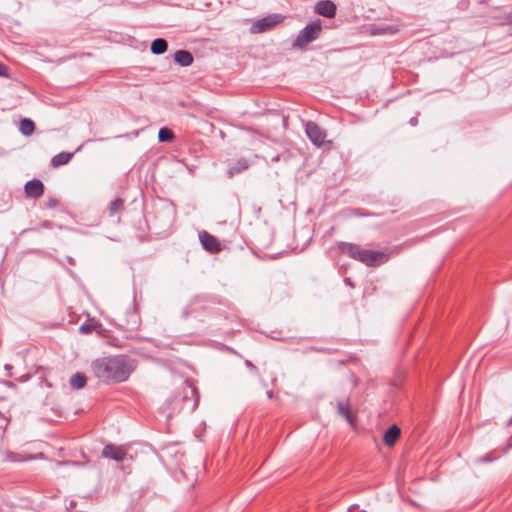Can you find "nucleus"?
<instances>
[{
    "label": "nucleus",
    "mask_w": 512,
    "mask_h": 512,
    "mask_svg": "<svg viewBox=\"0 0 512 512\" xmlns=\"http://www.w3.org/2000/svg\"><path fill=\"white\" fill-rule=\"evenodd\" d=\"M137 367V361L126 355L101 357L94 360L91 370L102 383L114 384L126 381Z\"/></svg>",
    "instance_id": "nucleus-1"
},
{
    "label": "nucleus",
    "mask_w": 512,
    "mask_h": 512,
    "mask_svg": "<svg viewBox=\"0 0 512 512\" xmlns=\"http://www.w3.org/2000/svg\"><path fill=\"white\" fill-rule=\"evenodd\" d=\"M321 32L322 21L317 19L306 25L298 32L296 38L292 42V47L299 50L305 49L308 44L320 37Z\"/></svg>",
    "instance_id": "nucleus-2"
},
{
    "label": "nucleus",
    "mask_w": 512,
    "mask_h": 512,
    "mask_svg": "<svg viewBox=\"0 0 512 512\" xmlns=\"http://www.w3.org/2000/svg\"><path fill=\"white\" fill-rule=\"evenodd\" d=\"M389 255L375 250L362 249L359 261L369 267H376L386 263Z\"/></svg>",
    "instance_id": "nucleus-3"
},
{
    "label": "nucleus",
    "mask_w": 512,
    "mask_h": 512,
    "mask_svg": "<svg viewBox=\"0 0 512 512\" xmlns=\"http://www.w3.org/2000/svg\"><path fill=\"white\" fill-rule=\"evenodd\" d=\"M305 132L309 140L317 147L322 146L327 137L326 131L312 121L306 123Z\"/></svg>",
    "instance_id": "nucleus-4"
},
{
    "label": "nucleus",
    "mask_w": 512,
    "mask_h": 512,
    "mask_svg": "<svg viewBox=\"0 0 512 512\" xmlns=\"http://www.w3.org/2000/svg\"><path fill=\"white\" fill-rule=\"evenodd\" d=\"M284 17L281 14H271L268 15L260 20H257L252 25V32L254 33H261L264 31H267L273 27H275L277 24L281 23L283 21Z\"/></svg>",
    "instance_id": "nucleus-5"
},
{
    "label": "nucleus",
    "mask_w": 512,
    "mask_h": 512,
    "mask_svg": "<svg viewBox=\"0 0 512 512\" xmlns=\"http://www.w3.org/2000/svg\"><path fill=\"white\" fill-rule=\"evenodd\" d=\"M199 240L205 250L210 253H217L221 250V244L215 236L207 231L199 232Z\"/></svg>",
    "instance_id": "nucleus-6"
},
{
    "label": "nucleus",
    "mask_w": 512,
    "mask_h": 512,
    "mask_svg": "<svg viewBox=\"0 0 512 512\" xmlns=\"http://www.w3.org/2000/svg\"><path fill=\"white\" fill-rule=\"evenodd\" d=\"M127 455V450L122 446H116L114 444H107L102 450V456L104 458L113 459L115 461H123Z\"/></svg>",
    "instance_id": "nucleus-7"
},
{
    "label": "nucleus",
    "mask_w": 512,
    "mask_h": 512,
    "mask_svg": "<svg viewBox=\"0 0 512 512\" xmlns=\"http://www.w3.org/2000/svg\"><path fill=\"white\" fill-rule=\"evenodd\" d=\"M337 7L331 0H321L315 5V12L327 18H333L336 15Z\"/></svg>",
    "instance_id": "nucleus-8"
},
{
    "label": "nucleus",
    "mask_w": 512,
    "mask_h": 512,
    "mask_svg": "<svg viewBox=\"0 0 512 512\" xmlns=\"http://www.w3.org/2000/svg\"><path fill=\"white\" fill-rule=\"evenodd\" d=\"M25 193L28 197L37 199L44 193V185L38 179L28 181L24 187Z\"/></svg>",
    "instance_id": "nucleus-9"
},
{
    "label": "nucleus",
    "mask_w": 512,
    "mask_h": 512,
    "mask_svg": "<svg viewBox=\"0 0 512 512\" xmlns=\"http://www.w3.org/2000/svg\"><path fill=\"white\" fill-rule=\"evenodd\" d=\"M339 249L342 253L347 254L351 258L359 261V258H360L361 252H362V248L359 245L353 244V243L341 242L339 244Z\"/></svg>",
    "instance_id": "nucleus-10"
},
{
    "label": "nucleus",
    "mask_w": 512,
    "mask_h": 512,
    "mask_svg": "<svg viewBox=\"0 0 512 512\" xmlns=\"http://www.w3.org/2000/svg\"><path fill=\"white\" fill-rule=\"evenodd\" d=\"M401 434V430L397 425L390 426L384 433L383 436V442L391 447L393 446L396 441L399 439Z\"/></svg>",
    "instance_id": "nucleus-11"
},
{
    "label": "nucleus",
    "mask_w": 512,
    "mask_h": 512,
    "mask_svg": "<svg viewBox=\"0 0 512 512\" xmlns=\"http://www.w3.org/2000/svg\"><path fill=\"white\" fill-rule=\"evenodd\" d=\"M174 60L180 66L187 67L193 63V55L187 50H178L174 54Z\"/></svg>",
    "instance_id": "nucleus-12"
},
{
    "label": "nucleus",
    "mask_w": 512,
    "mask_h": 512,
    "mask_svg": "<svg viewBox=\"0 0 512 512\" xmlns=\"http://www.w3.org/2000/svg\"><path fill=\"white\" fill-rule=\"evenodd\" d=\"M87 378L84 373L77 372L70 378V386L74 390L83 388L86 385Z\"/></svg>",
    "instance_id": "nucleus-13"
},
{
    "label": "nucleus",
    "mask_w": 512,
    "mask_h": 512,
    "mask_svg": "<svg viewBox=\"0 0 512 512\" xmlns=\"http://www.w3.org/2000/svg\"><path fill=\"white\" fill-rule=\"evenodd\" d=\"M168 43L163 38H157L153 40L151 44V52L155 55H161L167 51Z\"/></svg>",
    "instance_id": "nucleus-14"
},
{
    "label": "nucleus",
    "mask_w": 512,
    "mask_h": 512,
    "mask_svg": "<svg viewBox=\"0 0 512 512\" xmlns=\"http://www.w3.org/2000/svg\"><path fill=\"white\" fill-rule=\"evenodd\" d=\"M72 156H73L72 153L61 152L52 158L51 164L53 167H59V166L65 165L71 160Z\"/></svg>",
    "instance_id": "nucleus-15"
},
{
    "label": "nucleus",
    "mask_w": 512,
    "mask_h": 512,
    "mask_svg": "<svg viewBox=\"0 0 512 512\" xmlns=\"http://www.w3.org/2000/svg\"><path fill=\"white\" fill-rule=\"evenodd\" d=\"M19 130L25 136H30L35 130L34 122L29 118H23L20 121Z\"/></svg>",
    "instance_id": "nucleus-16"
},
{
    "label": "nucleus",
    "mask_w": 512,
    "mask_h": 512,
    "mask_svg": "<svg viewBox=\"0 0 512 512\" xmlns=\"http://www.w3.org/2000/svg\"><path fill=\"white\" fill-rule=\"evenodd\" d=\"M124 208V200L122 198H116L114 199L108 208L109 216H114L117 213L121 212Z\"/></svg>",
    "instance_id": "nucleus-17"
},
{
    "label": "nucleus",
    "mask_w": 512,
    "mask_h": 512,
    "mask_svg": "<svg viewBox=\"0 0 512 512\" xmlns=\"http://www.w3.org/2000/svg\"><path fill=\"white\" fill-rule=\"evenodd\" d=\"M174 139V133L167 127L160 128L158 132L159 142H171Z\"/></svg>",
    "instance_id": "nucleus-18"
},
{
    "label": "nucleus",
    "mask_w": 512,
    "mask_h": 512,
    "mask_svg": "<svg viewBox=\"0 0 512 512\" xmlns=\"http://www.w3.org/2000/svg\"><path fill=\"white\" fill-rule=\"evenodd\" d=\"M249 166V163L246 159H240L234 167H231L228 170V174L230 177H232L234 174L240 173L243 170L247 169Z\"/></svg>",
    "instance_id": "nucleus-19"
},
{
    "label": "nucleus",
    "mask_w": 512,
    "mask_h": 512,
    "mask_svg": "<svg viewBox=\"0 0 512 512\" xmlns=\"http://www.w3.org/2000/svg\"><path fill=\"white\" fill-rule=\"evenodd\" d=\"M338 413L344 417L348 422L352 421L351 413L349 410V404L346 402H339L337 404Z\"/></svg>",
    "instance_id": "nucleus-20"
},
{
    "label": "nucleus",
    "mask_w": 512,
    "mask_h": 512,
    "mask_svg": "<svg viewBox=\"0 0 512 512\" xmlns=\"http://www.w3.org/2000/svg\"><path fill=\"white\" fill-rule=\"evenodd\" d=\"M91 330H92V326L90 324H82L79 327V331L82 334H86V333L90 332Z\"/></svg>",
    "instance_id": "nucleus-21"
},
{
    "label": "nucleus",
    "mask_w": 512,
    "mask_h": 512,
    "mask_svg": "<svg viewBox=\"0 0 512 512\" xmlns=\"http://www.w3.org/2000/svg\"><path fill=\"white\" fill-rule=\"evenodd\" d=\"M0 76H2V77L9 76L8 67L6 65H4L3 63H0Z\"/></svg>",
    "instance_id": "nucleus-22"
},
{
    "label": "nucleus",
    "mask_w": 512,
    "mask_h": 512,
    "mask_svg": "<svg viewBox=\"0 0 512 512\" xmlns=\"http://www.w3.org/2000/svg\"><path fill=\"white\" fill-rule=\"evenodd\" d=\"M58 205V201L55 198H51L47 202V207L55 208Z\"/></svg>",
    "instance_id": "nucleus-23"
},
{
    "label": "nucleus",
    "mask_w": 512,
    "mask_h": 512,
    "mask_svg": "<svg viewBox=\"0 0 512 512\" xmlns=\"http://www.w3.org/2000/svg\"><path fill=\"white\" fill-rule=\"evenodd\" d=\"M281 158H282V155L278 154V155L274 156V157L271 159V161H272V162H278V161H280V160H281ZM283 158L286 160V157H285V156H283Z\"/></svg>",
    "instance_id": "nucleus-24"
},
{
    "label": "nucleus",
    "mask_w": 512,
    "mask_h": 512,
    "mask_svg": "<svg viewBox=\"0 0 512 512\" xmlns=\"http://www.w3.org/2000/svg\"><path fill=\"white\" fill-rule=\"evenodd\" d=\"M246 365L252 371L257 370L256 367L250 361H246Z\"/></svg>",
    "instance_id": "nucleus-25"
},
{
    "label": "nucleus",
    "mask_w": 512,
    "mask_h": 512,
    "mask_svg": "<svg viewBox=\"0 0 512 512\" xmlns=\"http://www.w3.org/2000/svg\"><path fill=\"white\" fill-rule=\"evenodd\" d=\"M417 123H418V119H417V117H412V118L410 119V124H411V125L415 126V125H417Z\"/></svg>",
    "instance_id": "nucleus-26"
},
{
    "label": "nucleus",
    "mask_w": 512,
    "mask_h": 512,
    "mask_svg": "<svg viewBox=\"0 0 512 512\" xmlns=\"http://www.w3.org/2000/svg\"><path fill=\"white\" fill-rule=\"evenodd\" d=\"M479 461H481V462H490V461H492V459L489 458V457H482V458L479 459Z\"/></svg>",
    "instance_id": "nucleus-27"
},
{
    "label": "nucleus",
    "mask_w": 512,
    "mask_h": 512,
    "mask_svg": "<svg viewBox=\"0 0 512 512\" xmlns=\"http://www.w3.org/2000/svg\"><path fill=\"white\" fill-rule=\"evenodd\" d=\"M355 215H358V216H366V214H364V213H360L359 211H355Z\"/></svg>",
    "instance_id": "nucleus-28"
},
{
    "label": "nucleus",
    "mask_w": 512,
    "mask_h": 512,
    "mask_svg": "<svg viewBox=\"0 0 512 512\" xmlns=\"http://www.w3.org/2000/svg\"><path fill=\"white\" fill-rule=\"evenodd\" d=\"M267 395H268L269 398H271L272 397V392H268Z\"/></svg>",
    "instance_id": "nucleus-29"
}]
</instances>
